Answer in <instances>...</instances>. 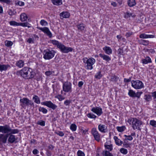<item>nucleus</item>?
Instances as JSON below:
<instances>
[{
  "mask_svg": "<svg viewBox=\"0 0 156 156\" xmlns=\"http://www.w3.org/2000/svg\"><path fill=\"white\" fill-rule=\"evenodd\" d=\"M9 24L11 26H19V23H17L15 21H12L9 22Z\"/></svg>",
  "mask_w": 156,
  "mask_h": 156,
  "instance_id": "79ce46f5",
  "label": "nucleus"
},
{
  "mask_svg": "<svg viewBox=\"0 0 156 156\" xmlns=\"http://www.w3.org/2000/svg\"><path fill=\"white\" fill-rule=\"evenodd\" d=\"M28 17L25 13H23L20 15V20L22 22H24L27 20Z\"/></svg>",
  "mask_w": 156,
  "mask_h": 156,
  "instance_id": "412c9836",
  "label": "nucleus"
},
{
  "mask_svg": "<svg viewBox=\"0 0 156 156\" xmlns=\"http://www.w3.org/2000/svg\"><path fill=\"white\" fill-rule=\"evenodd\" d=\"M10 67V66L8 65H1L0 64V70L1 72L2 71H5L7 70L8 67Z\"/></svg>",
  "mask_w": 156,
  "mask_h": 156,
  "instance_id": "b1692460",
  "label": "nucleus"
},
{
  "mask_svg": "<svg viewBox=\"0 0 156 156\" xmlns=\"http://www.w3.org/2000/svg\"><path fill=\"white\" fill-rule=\"evenodd\" d=\"M87 116L88 118L91 119H95L97 117L96 115L91 113H88L87 115Z\"/></svg>",
  "mask_w": 156,
  "mask_h": 156,
  "instance_id": "09e8293b",
  "label": "nucleus"
},
{
  "mask_svg": "<svg viewBox=\"0 0 156 156\" xmlns=\"http://www.w3.org/2000/svg\"><path fill=\"white\" fill-rule=\"evenodd\" d=\"M114 139L117 145L118 146H121L123 144V142L120 140L118 139L117 136H115L114 137Z\"/></svg>",
  "mask_w": 156,
  "mask_h": 156,
  "instance_id": "aec40b11",
  "label": "nucleus"
},
{
  "mask_svg": "<svg viewBox=\"0 0 156 156\" xmlns=\"http://www.w3.org/2000/svg\"><path fill=\"white\" fill-rule=\"evenodd\" d=\"M59 15L61 19H62L69 18L70 16V14L67 12H63L60 14Z\"/></svg>",
  "mask_w": 156,
  "mask_h": 156,
  "instance_id": "4468645a",
  "label": "nucleus"
},
{
  "mask_svg": "<svg viewBox=\"0 0 156 156\" xmlns=\"http://www.w3.org/2000/svg\"><path fill=\"white\" fill-rule=\"evenodd\" d=\"M24 61L22 60L17 61L16 63V66L20 68L23 67L24 66Z\"/></svg>",
  "mask_w": 156,
  "mask_h": 156,
  "instance_id": "6ab92c4d",
  "label": "nucleus"
},
{
  "mask_svg": "<svg viewBox=\"0 0 156 156\" xmlns=\"http://www.w3.org/2000/svg\"><path fill=\"white\" fill-rule=\"evenodd\" d=\"M16 140V138L15 136L14 135L11 134L8 138V141L11 143H12L14 142Z\"/></svg>",
  "mask_w": 156,
  "mask_h": 156,
  "instance_id": "5701e85b",
  "label": "nucleus"
},
{
  "mask_svg": "<svg viewBox=\"0 0 156 156\" xmlns=\"http://www.w3.org/2000/svg\"><path fill=\"white\" fill-rule=\"evenodd\" d=\"M58 48L62 53H67L69 52L72 51L73 50V49L72 48L66 47L62 44L59 46Z\"/></svg>",
  "mask_w": 156,
  "mask_h": 156,
  "instance_id": "9d476101",
  "label": "nucleus"
},
{
  "mask_svg": "<svg viewBox=\"0 0 156 156\" xmlns=\"http://www.w3.org/2000/svg\"><path fill=\"white\" fill-rule=\"evenodd\" d=\"M77 27L78 29L80 31L83 30L85 28V26L82 23L77 25Z\"/></svg>",
  "mask_w": 156,
  "mask_h": 156,
  "instance_id": "bb28decb",
  "label": "nucleus"
},
{
  "mask_svg": "<svg viewBox=\"0 0 156 156\" xmlns=\"http://www.w3.org/2000/svg\"><path fill=\"white\" fill-rule=\"evenodd\" d=\"M33 99L35 103L39 104L40 103V100L39 97L37 95H34L33 97Z\"/></svg>",
  "mask_w": 156,
  "mask_h": 156,
  "instance_id": "a878e982",
  "label": "nucleus"
},
{
  "mask_svg": "<svg viewBox=\"0 0 156 156\" xmlns=\"http://www.w3.org/2000/svg\"><path fill=\"white\" fill-rule=\"evenodd\" d=\"M20 105L23 108L25 109L27 106L29 105L31 106H34V103L29 99L23 98L21 99L20 100Z\"/></svg>",
  "mask_w": 156,
  "mask_h": 156,
  "instance_id": "39448f33",
  "label": "nucleus"
},
{
  "mask_svg": "<svg viewBox=\"0 0 156 156\" xmlns=\"http://www.w3.org/2000/svg\"><path fill=\"white\" fill-rule=\"evenodd\" d=\"M40 23L42 26H45L47 25L48 24V23L47 22L44 20H41L40 22Z\"/></svg>",
  "mask_w": 156,
  "mask_h": 156,
  "instance_id": "8fccbe9b",
  "label": "nucleus"
},
{
  "mask_svg": "<svg viewBox=\"0 0 156 156\" xmlns=\"http://www.w3.org/2000/svg\"><path fill=\"white\" fill-rule=\"evenodd\" d=\"M139 41L140 44H143L144 45H148L149 43V41L144 40H141Z\"/></svg>",
  "mask_w": 156,
  "mask_h": 156,
  "instance_id": "c756f323",
  "label": "nucleus"
},
{
  "mask_svg": "<svg viewBox=\"0 0 156 156\" xmlns=\"http://www.w3.org/2000/svg\"><path fill=\"white\" fill-rule=\"evenodd\" d=\"M78 156H84V153L80 150H79L77 152Z\"/></svg>",
  "mask_w": 156,
  "mask_h": 156,
  "instance_id": "6e6d98bb",
  "label": "nucleus"
},
{
  "mask_svg": "<svg viewBox=\"0 0 156 156\" xmlns=\"http://www.w3.org/2000/svg\"><path fill=\"white\" fill-rule=\"evenodd\" d=\"M124 136L126 137V138L124 140H132L133 139V138L131 136L129 135L127 136L126 135H124Z\"/></svg>",
  "mask_w": 156,
  "mask_h": 156,
  "instance_id": "3c124183",
  "label": "nucleus"
},
{
  "mask_svg": "<svg viewBox=\"0 0 156 156\" xmlns=\"http://www.w3.org/2000/svg\"><path fill=\"white\" fill-rule=\"evenodd\" d=\"M119 79V77H117L115 75H112L111 76V78L110 79V81L113 82H117Z\"/></svg>",
  "mask_w": 156,
  "mask_h": 156,
  "instance_id": "c85d7f7f",
  "label": "nucleus"
},
{
  "mask_svg": "<svg viewBox=\"0 0 156 156\" xmlns=\"http://www.w3.org/2000/svg\"><path fill=\"white\" fill-rule=\"evenodd\" d=\"M144 99L147 101H149L151 99V96L150 95H145Z\"/></svg>",
  "mask_w": 156,
  "mask_h": 156,
  "instance_id": "37998d69",
  "label": "nucleus"
},
{
  "mask_svg": "<svg viewBox=\"0 0 156 156\" xmlns=\"http://www.w3.org/2000/svg\"><path fill=\"white\" fill-rule=\"evenodd\" d=\"M103 50L107 54L109 55L112 54V50L109 47L105 46L103 48Z\"/></svg>",
  "mask_w": 156,
  "mask_h": 156,
  "instance_id": "a211bd4d",
  "label": "nucleus"
},
{
  "mask_svg": "<svg viewBox=\"0 0 156 156\" xmlns=\"http://www.w3.org/2000/svg\"><path fill=\"white\" fill-rule=\"evenodd\" d=\"M135 0H129L128 1V4L130 7H133L136 5Z\"/></svg>",
  "mask_w": 156,
  "mask_h": 156,
  "instance_id": "cd10ccee",
  "label": "nucleus"
},
{
  "mask_svg": "<svg viewBox=\"0 0 156 156\" xmlns=\"http://www.w3.org/2000/svg\"><path fill=\"white\" fill-rule=\"evenodd\" d=\"M55 98H57L60 101H62L65 99V98L61 94L58 95L57 96H55Z\"/></svg>",
  "mask_w": 156,
  "mask_h": 156,
  "instance_id": "ea45409f",
  "label": "nucleus"
},
{
  "mask_svg": "<svg viewBox=\"0 0 156 156\" xmlns=\"http://www.w3.org/2000/svg\"><path fill=\"white\" fill-rule=\"evenodd\" d=\"M91 132L95 140L98 142L100 140V135L96 128H93L92 129Z\"/></svg>",
  "mask_w": 156,
  "mask_h": 156,
  "instance_id": "9b49d317",
  "label": "nucleus"
},
{
  "mask_svg": "<svg viewBox=\"0 0 156 156\" xmlns=\"http://www.w3.org/2000/svg\"><path fill=\"white\" fill-rule=\"evenodd\" d=\"M39 152V151L36 149H35L33 151V153L34 154H36Z\"/></svg>",
  "mask_w": 156,
  "mask_h": 156,
  "instance_id": "338daca9",
  "label": "nucleus"
},
{
  "mask_svg": "<svg viewBox=\"0 0 156 156\" xmlns=\"http://www.w3.org/2000/svg\"><path fill=\"white\" fill-rule=\"evenodd\" d=\"M27 41L29 43H34V38H29L27 40Z\"/></svg>",
  "mask_w": 156,
  "mask_h": 156,
  "instance_id": "680f3d73",
  "label": "nucleus"
},
{
  "mask_svg": "<svg viewBox=\"0 0 156 156\" xmlns=\"http://www.w3.org/2000/svg\"><path fill=\"white\" fill-rule=\"evenodd\" d=\"M132 86L136 89H140L144 87L142 82L139 80L132 81L131 82Z\"/></svg>",
  "mask_w": 156,
  "mask_h": 156,
  "instance_id": "6e6552de",
  "label": "nucleus"
},
{
  "mask_svg": "<svg viewBox=\"0 0 156 156\" xmlns=\"http://www.w3.org/2000/svg\"><path fill=\"white\" fill-rule=\"evenodd\" d=\"M71 100H66L64 102V104L66 106H69L71 103Z\"/></svg>",
  "mask_w": 156,
  "mask_h": 156,
  "instance_id": "4d7b16f0",
  "label": "nucleus"
},
{
  "mask_svg": "<svg viewBox=\"0 0 156 156\" xmlns=\"http://www.w3.org/2000/svg\"><path fill=\"white\" fill-rule=\"evenodd\" d=\"M55 53V52L53 50L47 49L44 51L43 58L46 60H49L54 56Z\"/></svg>",
  "mask_w": 156,
  "mask_h": 156,
  "instance_id": "423d86ee",
  "label": "nucleus"
},
{
  "mask_svg": "<svg viewBox=\"0 0 156 156\" xmlns=\"http://www.w3.org/2000/svg\"><path fill=\"white\" fill-rule=\"evenodd\" d=\"M55 133L61 136H63L64 135V133L62 131H55Z\"/></svg>",
  "mask_w": 156,
  "mask_h": 156,
  "instance_id": "864d4df0",
  "label": "nucleus"
},
{
  "mask_svg": "<svg viewBox=\"0 0 156 156\" xmlns=\"http://www.w3.org/2000/svg\"><path fill=\"white\" fill-rule=\"evenodd\" d=\"M19 26H20L23 27H27L28 28H30L31 27V26L30 24L27 22L19 23Z\"/></svg>",
  "mask_w": 156,
  "mask_h": 156,
  "instance_id": "473e14b6",
  "label": "nucleus"
},
{
  "mask_svg": "<svg viewBox=\"0 0 156 156\" xmlns=\"http://www.w3.org/2000/svg\"><path fill=\"white\" fill-rule=\"evenodd\" d=\"M133 33L132 32H127L125 35V36L126 38H128L130 37L133 34Z\"/></svg>",
  "mask_w": 156,
  "mask_h": 156,
  "instance_id": "052dcab7",
  "label": "nucleus"
},
{
  "mask_svg": "<svg viewBox=\"0 0 156 156\" xmlns=\"http://www.w3.org/2000/svg\"><path fill=\"white\" fill-rule=\"evenodd\" d=\"M38 110L39 112H41L44 114H46L48 112V110L44 107H40Z\"/></svg>",
  "mask_w": 156,
  "mask_h": 156,
  "instance_id": "58836bf2",
  "label": "nucleus"
},
{
  "mask_svg": "<svg viewBox=\"0 0 156 156\" xmlns=\"http://www.w3.org/2000/svg\"><path fill=\"white\" fill-rule=\"evenodd\" d=\"M150 124L152 126L156 127V121L154 120H150Z\"/></svg>",
  "mask_w": 156,
  "mask_h": 156,
  "instance_id": "c03bdc74",
  "label": "nucleus"
},
{
  "mask_svg": "<svg viewBox=\"0 0 156 156\" xmlns=\"http://www.w3.org/2000/svg\"><path fill=\"white\" fill-rule=\"evenodd\" d=\"M131 16L133 17H135L136 15H133L132 13L127 12L125 13L124 16V17L126 18H128L130 17Z\"/></svg>",
  "mask_w": 156,
  "mask_h": 156,
  "instance_id": "72a5a7b5",
  "label": "nucleus"
},
{
  "mask_svg": "<svg viewBox=\"0 0 156 156\" xmlns=\"http://www.w3.org/2000/svg\"><path fill=\"white\" fill-rule=\"evenodd\" d=\"M8 13L10 16H12L15 14L16 12L14 11H12L11 9H9L8 11Z\"/></svg>",
  "mask_w": 156,
  "mask_h": 156,
  "instance_id": "5fc2aeb1",
  "label": "nucleus"
},
{
  "mask_svg": "<svg viewBox=\"0 0 156 156\" xmlns=\"http://www.w3.org/2000/svg\"><path fill=\"white\" fill-rule=\"evenodd\" d=\"M102 76V75L100 71H99L98 73H97L95 76V78L98 79H100Z\"/></svg>",
  "mask_w": 156,
  "mask_h": 156,
  "instance_id": "de8ad7c7",
  "label": "nucleus"
},
{
  "mask_svg": "<svg viewBox=\"0 0 156 156\" xmlns=\"http://www.w3.org/2000/svg\"><path fill=\"white\" fill-rule=\"evenodd\" d=\"M37 28L43 32L44 33L46 34L50 37H52L51 33L48 28L47 27L41 28L38 27Z\"/></svg>",
  "mask_w": 156,
  "mask_h": 156,
  "instance_id": "ddd939ff",
  "label": "nucleus"
},
{
  "mask_svg": "<svg viewBox=\"0 0 156 156\" xmlns=\"http://www.w3.org/2000/svg\"><path fill=\"white\" fill-rule=\"evenodd\" d=\"M135 92L132 90H129L128 94L129 96L131 97H135Z\"/></svg>",
  "mask_w": 156,
  "mask_h": 156,
  "instance_id": "e433bc0d",
  "label": "nucleus"
},
{
  "mask_svg": "<svg viewBox=\"0 0 156 156\" xmlns=\"http://www.w3.org/2000/svg\"><path fill=\"white\" fill-rule=\"evenodd\" d=\"M51 43L54 44L57 46L58 48H59V46H60L62 44L61 43L59 42L58 41L53 40L51 41Z\"/></svg>",
  "mask_w": 156,
  "mask_h": 156,
  "instance_id": "c9c22d12",
  "label": "nucleus"
},
{
  "mask_svg": "<svg viewBox=\"0 0 156 156\" xmlns=\"http://www.w3.org/2000/svg\"><path fill=\"white\" fill-rule=\"evenodd\" d=\"M0 2L9 4L10 3L11 1L10 0H0Z\"/></svg>",
  "mask_w": 156,
  "mask_h": 156,
  "instance_id": "bf43d9fd",
  "label": "nucleus"
},
{
  "mask_svg": "<svg viewBox=\"0 0 156 156\" xmlns=\"http://www.w3.org/2000/svg\"><path fill=\"white\" fill-rule=\"evenodd\" d=\"M77 128V126L76 124H72L70 126V129L73 131H75Z\"/></svg>",
  "mask_w": 156,
  "mask_h": 156,
  "instance_id": "a19ab883",
  "label": "nucleus"
},
{
  "mask_svg": "<svg viewBox=\"0 0 156 156\" xmlns=\"http://www.w3.org/2000/svg\"><path fill=\"white\" fill-rule=\"evenodd\" d=\"M155 37L154 35L146 34H142L139 36L140 38L146 39L148 38H154Z\"/></svg>",
  "mask_w": 156,
  "mask_h": 156,
  "instance_id": "2eb2a0df",
  "label": "nucleus"
},
{
  "mask_svg": "<svg viewBox=\"0 0 156 156\" xmlns=\"http://www.w3.org/2000/svg\"><path fill=\"white\" fill-rule=\"evenodd\" d=\"M123 146L125 148H128L130 147V144L125 140H124L123 143Z\"/></svg>",
  "mask_w": 156,
  "mask_h": 156,
  "instance_id": "4c0bfd02",
  "label": "nucleus"
},
{
  "mask_svg": "<svg viewBox=\"0 0 156 156\" xmlns=\"http://www.w3.org/2000/svg\"><path fill=\"white\" fill-rule=\"evenodd\" d=\"M119 151L120 152L123 154H126L127 153L128 151L127 149L124 148H121Z\"/></svg>",
  "mask_w": 156,
  "mask_h": 156,
  "instance_id": "a18cd8bd",
  "label": "nucleus"
},
{
  "mask_svg": "<svg viewBox=\"0 0 156 156\" xmlns=\"http://www.w3.org/2000/svg\"><path fill=\"white\" fill-rule=\"evenodd\" d=\"M152 96L154 98H156V91H154L152 93Z\"/></svg>",
  "mask_w": 156,
  "mask_h": 156,
  "instance_id": "774afa93",
  "label": "nucleus"
},
{
  "mask_svg": "<svg viewBox=\"0 0 156 156\" xmlns=\"http://www.w3.org/2000/svg\"><path fill=\"white\" fill-rule=\"evenodd\" d=\"M84 83L82 81H80L78 83V86L79 87H81L83 85Z\"/></svg>",
  "mask_w": 156,
  "mask_h": 156,
  "instance_id": "e2e57ef3",
  "label": "nucleus"
},
{
  "mask_svg": "<svg viewBox=\"0 0 156 156\" xmlns=\"http://www.w3.org/2000/svg\"><path fill=\"white\" fill-rule=\"evenodd\" d=\"M127 122L130 124H132V126L133 129H137L139 130H141L140 126L142 125L143 122L140 120L136 118H130L128 119Z\"/></svg>",
  "mask_w": 156,
  "mask_h": 156,
  "instance_id": "7ed1b4c3",
  "label": "nucleus"
},
{
  "mask_svg": "<svg viewBox=\"0 0 156 156\" xmlns=\"http://www.w3.org/2000/svg\"><path fill=\"white\" fill-rule=\"evenodd\" d=\"M37 124L42 126H44L45 125V122L43 120H40L37 122Z\"/></svg>",
  "mask_w": 156,
  "mask_h": 156,
  "instance_id": "603ef678",
  "label": "nucleus"
},
{
  "mask_svg": "<svg viewBox=\"0 0 156 156\" xmlns=\"http://www.w3.org/2000/svg\"><path fill=\"white\" fill-rule=\"evenodd\" d=\"M23 78L26 79H30L33 78L35 74L32 69L25 67L17 72Z\"/></svg>",
  "mask_w": 156,
  "mask_h": 156,
  "instance_id": "f03ea898",
  "label": "nucleus"
},
{
  "mask_svg": "<svg viewBox=\"0 0 156 156\" xmlns=\"http://www.w3.org/2000/svg\"><path fill=\"white\" fill-rule=\"evenodd\" d=\"M99 56L104 60L106 62H109L111 60V58L108 56L104 54H100Z\"/></svg>",
  "mask_w": 156,
  "mask_h": 156,
  "instance_id": "dca6fc26",
  "label": "nucleus"
},
{
  "mask_svg": "<svg viewBox=\"0 0 156 156\" xmlns=\"http://www.w3.org/2000/svg\"><path fill=\"white\" fill-rule=\"evenodd\" d=\"M102 154L103 156H113L112 153L107 151H103Z\"/></svg>",
  "mask_w": 156,
  "mask_h": 156,
  "instance_id": "7c9ffc66",
  "label": "nucleus"
},
{
  "mask_svg": "<svg viewBox=\"0 0 156 156\" xmlns=\"http://www.w3.org/2000/svg\"><path fill=\"white\" fill-rule=\"evenodd\" d=\"M12 44V42L11 41H5V45L8 47L11 46Z\"/></svg>",
  "mask_w": 156,
  "mask_h": 156,
  "instance_id": "49530a36",
  "label": "nucleus"
},
{
  "mask_svg": "<svg viewBox=\"0 0 156 156\" xmlns=\"http://www.w3.org/2000/svg\"><path fill=\"white\" fill-rule=\"evenodd\" d=\"M142 62L143 64H147L148 63L151 62V58L148 56L147 57L143 59L142 60Z\"/></svg>",
  "mask_w": 156,
  "mask_h": 156,
  "instance_id": "4be33fe9",
  "label": "nucleus"
},
{
  "mask_svg": "<svg viewBox=\"0 0 156 156\" xmlns=\"http://www.w3.org/2000/svg\"><path fill=\"white\" fill-rule=\"evenodd\" d=\"M52 74L51 71H46L45 73V75L47 76H49L51 75Z\"/></svg>",
  "mask_w": 156,
  "mask_h": 156,
  "instance_id": "0e129e2a",
  "label": "nucleus"
},
{
  "mask_svg": "<svg viewBox=\"0 0 156 156\" xmlns=\"http://www.w3.org/2000/svg\"><path fill=\"white\" fill-rule=\"evenodd\" d=\"M53 4L55 5H59L62 4V0H51Z\"/></svg>",
  "mask_w": 156,
  "mask_h": 156,
  "instance_id": "393cba45",
  "label": "nucleus"
},
{
  "mask_svg": "<svg viewBox=\"0 0 156 156\" xmlns=\"http://www.w3.org/2000/svg\"><path fill=\"white\" fill-rule=\"evenodd\" d=\"M105 147L106 149H108L109 151H111L113 149L112 144L108 145L106 143L105 144Z\"/></svg>",
  "mask_w": 156,
  "mask_h": 156,
  "instance_id": "2f4dec72",
  "label": "nucleus"
},
{
  "mask_svg": "<svg viewBox=\"0 0 156 156\" xmlns=\"http://www.w3.org/2000/svg\"><path fill=\"white\" fill-rule=\"evenodd\" d=\"M142 94V92H137L136 93H135V97H137L138 98H140L141 95Z\"/></svg>",
  "mask_w": 156,
  "mask_h": 156,
  "instance_id": "13d9d810",
  "label": "nucleus"
},
{
  "mask_svg": "<svg viewBox=\"0 0 156 156\" xmlns=\"http://www.w3.org/2000/svg\"><path fill=\"white\" fill-rule=\"evenodd\" d=\"M83 61L85 63V68L88 70H91L93 69V65L95 62V60L93 58L91 57L89 58H83Z\"/></svg>",
  "mask_w": 156,
  "mask_h": 156,
  "instance_id": "20e7f679",
  "label": "nucleus"
},
{
  "mask_svg": "<svg viewBox=\"0 0 156 156\" xmlns=\"http://www.w3.org/2000/svg\"><path fill=\"white\" fill-rule=\"evenodd\" d=\"M116 128L119 132H123L126 129V127L125 126H117Z\"/></svg>",
  "mask_w": 156,
  "mask_h": 156,
  "instance_id": "f704fd0d",
  "label": "nucleus"
},
{
  "mask_svg": "<svg viewBox=\"0 0 156 156\" xmlns=\"http://www.w3.org/2000/svg\"><path fill=\"white\" fill-rule=\"evenodd\" d=\"M19 130L18 129H12L9 125H5L3 126V133H6L5 134H0V144L2 143L5 144L6 143L7 139L9 134L8 133H10L11 134L18 133Z\"/></svg>",
  "mask_w": 156,
  "mask_h": 156,
  "instance_id": "f257e3e1",
  "label": "nucleus"
},
{
  "mask_svg": "<svg viewBox=\"0 0 156 156\" xmlns=\"http://www.w3.org/2000/svg\"><path fill=\"white\" fill-rule=\"evenodd\" d=\"M72 84L71 83L68 81L63 83L62 90L66 93H70L72 91Z\"/></svg>",
  "mask_w": 156,
  "mask_h": 156,
  "instance_id": "0eeeda50",
  "label": "nucleus"
},
{
  "mask_svg": "<svg viewBox=\"0 0 156 156\" xmlns=\"http://www.w3.org/2000/svg\"><path fill=\"white\" fill-rule=\"evenodd\" d=\"M41 104L42 105L46 106L53 110H55L57 108V106L53 104L51 101L42 102H41Z\"/></svg>",
  "mask_w": 156,
  "mask_h": 156,
  "instance_id": "1a4fd4ad",
  "label": "nucleus"
},
{
  "mask_svg": "<svg viewBox=\"0 0 156 156\" xmlns=\"http://www.w3.org/2000/svg\"><path fill=\"white\" fill-rule=\"evenodd\" d=\"M18 4L21 6H23L24 5V2L21 1H19L17 3Z\"/></svg>",
  "mask_w": 156,
  "mask_h": 156,
  "instance_id": "69168bd1",
  "label": "nucleus"
},
{
  "mask_svg": "<svg viewBox=\"0 0 156 156\" xmlns=\"http://www.w3.org/2000/svg\"><path fill=\"white\" fill-rule=\"evenodd\" d=\"M91 111L96 114L98 115H101L103 113L102 109L99 107H93L91 109Z\"/></svg>",
  "mask_w": 156,
  "mask_h": 156,
  "instance_id": "f8f14e48",
  "label": "nucleus"
},
{
  "mask_svg": "<svg viewBox=\"0 0 156 156\" xmlns=\"http://www.w3.org/2000/svg\"><path fill=\"white\" fill-rule=\"evenodd\" d=\"M106 128L107 127L105 125L100 124L98 126L99 130L103 133H105L106 132L105 130L106 129Z\"/></svg>",
  "mask_w": 156,
  "mask_h": 156,
  "instance_id": "f3484780",
  "label": "nucleus"
}]
</instances>
